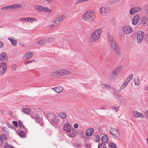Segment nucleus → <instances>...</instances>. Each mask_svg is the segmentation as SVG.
I'll use <instances>...</instances> for the list:
<instances>
[{"label": "nucleus", "instance_id": "1", "mask_svg": "<svg viewBox=\"0 0 148 148\" xmlns=\"http://www.w3.org/2000/svg\"><path fill=\"white\" fill-rule=\"evenodd\" d=\"M95 17L96 14L94 11L92 10H88L82 16V18L85 21L91 22L95 19Z\"/></svg>", "mask_w": 148, "mask_h": 148}, {"label": "nucleus", "instance_id": "2", "mask_svg": "<svg viewBox=\"0 0 148 148\" xmlns=\"http://www.w3.org/2000/svg\"><path fill=\"white\" fill-rule=\"evenodd\" d=\"M102 31L101 29H96L92 34L90 38L91 42H94L100 38Z\"/></svg>", "mask_w": 148, "mask_h": 148}, {"label": "nucleus", "instance_id": "3", "mask_svg": "<svg viewBox=\"0 0 148 148\" xmlns=\"http://www.w3.org/2000/svg\"><path fill=\"white\" fill-rule=\"evenodd\" d=\"M23 7V5L21 4H15L12 5H8L5 7H3L1 8V10H14L16 9H19Z\"/></svg>", "mask_w": 148, "mask_h": 148}, {"label": "nucleus", "instance_id": "4", "mask_svg": "<svg viewBox=\"0 0 148 148\" xmlns=\"http://www.w3.org/2000/svg\"><path fill=\"white\" fill-rule=\"evenodd\" d=\"M110 11V8L108 7H102L99 10V14L103 16H106L109 13Z\"/></svg>", "mask_w": 148, "mask_h": 148}, {"label": "nucleus", "instance_id": "5", "mask_svg": "<svg viewBox=\"0 0 148 148\" xmlns=\"http://www.w3.org/2000/svg\"><path fill=\"white\" fill-rule=\"evenodd\" d=\"M122 68V66L121 65L118 66L109 75V77L110 79L114 78L119 73Z\"/></svg>", "mask_w": 148, "mask_h": 148}, {"label": "nucleus", "instance_id": "6", "mask_svg": "<svg viewBox=\"0 0 148 148\" xmlns=\"http://www.w3.org/2000/svg\"><path fill=\"white\" fill-rule=\"evenodd\" d=\"M111 46L112 49L116 55L119 56L121 54V50L117 43Z\"/></svg>", "mask_w": 148, "mask_h": 148}, {"label": "nucleus", "instance_id": "7", "mask_svg": "<svg viewBox=\"0 0 148 148\" xmlns=\"http://www.w3.org/2000/svg\"><path fill=\"white\" fill-rule=\"evenodd\" d=\"M65 18V16L64 15L62 16L57 18L53 23V24L51 25V27L53 28V27H56L59 25L60 23Z\"/></svg>", "mask_w": 148, "mask_h": 148}, {"label": "nucleus", "instance_id": "8", "mask_svg": "<svg viewBox=\"0 0 148 148\" xmlns=\"http://www.w3.org/2000/svg\"><path fill=\"white\" fill-rule=\"evenodd\" d=\"M144 36V33L141 31L137 32V40L138 43H141Z\"/></svg>", "mask_w": 148, "mask_h": 148}, {"label": "nucleus", "instance_id": "9", "mask_svg": "<svg viewBox=\"0 0 148 148\" xmlns=\"http://www.w3.org/2000/svg\"><path fill=\"white\" fill-rule=\"evenodd\" d=\"M110 133L115 137H118L119 136V133L117 130L114 128H110Z\"/></svg>", "mask_w": 148, "mask_h": 148}, {"label": "nucleus", "instance_id": "10", "mask_svg": "<svg viewBox=\"0 0 148 148\" xmlns=\"http://www.w3.org/2000/svg\"><path fill=\"white\" fill-rule=\"evenodd\" d=\"M142 10L141 7L139 6H137L131 8L130 11V14L133 15L137 12L141 11Z\"/></svg>", "mask_w": 148, "mask_h": 148}, {"label": "nucleus", "instance_id": "11", "mask_svg": "<svg viewBox=\"0 0 148 148\" xmlns=\"http://www.w3.org/2000/svg\"><path fill=\"white\" fill-rule=\"evenodd\" d=\"M7 69V64L5 63H1L0 64V74L2 75L4 73Z\"/></svg>", "mask_w": 148, "mask_h": 148}, {"label": "nucleus", "instance_id": "12", "mask_svg": "<svg viewBox=\"0 0 148 148\" xmlns=\"http://www.w3.org/2000/svg\"><path fill=\"white\" fill-rule=\"evenodd\" d=\"M123 31L126 34H130L133 31L132 28L128 26H124L123 28Z\"/></svg>", "mask_w": 148, "mask_h": 148}, {"label": "nucleus", "instance_id": "13", "mask_svg": "<svg viewBox=\"0 0 148 148\" xmlns=\"http://www.w3.org/2000/svg\"><path fill=\"white\" fill-rule=\"evenodd\" d=\"M140 19V16L139 14H136L132 18V23L134 25H136L138 23Z\"/></svg>", "mask_w": 148, "mask_h": 148}, {"label": "nucleus", "instance_id": "14", "mask_svg": "<svg viewBox=\"0 0 148 148\" xmlns=\"http://www.w3.org/2000/svg\"><path fill=\"white\" fill-rule=\"evenodd\" d=\"M108 35L109 41L111 45H113L114 43H117L114 38L112 35L110 33L108 34Z\"/></svg>", "mask_w": 148, "mask_h": 148}, {"label": "nucleus", "instance_id": "15", "mask_svg": "<svg viewBox=\"0 0 148 148\" xmlns=\"http://www.w3.org/2000/svg\"><path fill=\"white\" fill-rule=\"evenodd\" d=\"M77 133V132L73 128L69 132H66V134L69 137L72 138L75 136Z\"/></svg>", "mask_w": 148, "mask_h": 148}, {"label": "nucleus", "instance_id": "16", "mask_svg": "<svg viewBox=\"0 0 148 148\" xmlns=\"http://www.w3.org/2000/svg\"><path fill=\"white\" fill-rule=\"evenodd\" d=\"M50 41V38H44L38 43V44L39 45H44L48 42Z\"/></svg>", "mask_w": 148, "mask_h": 148}, {"label": "nucleus", "instance_id": "17", "mask_svg": "<svg viewBox=\"0 0 148 148\" xmlns=\"http://www.w3.org/2000/svg\"><path fill=\"white\" fill-rule=\"evenodd\" d=\"M6 53L5 52H2L0 55V59L3 62H6L8 60Z\"/></svg>", "mask_w": 148, "mask_h": 148}, {"label": "nucleus", "instance_id": "18", "mask_svg": "<svg viewBox=\"0 0 148 148\" xmlns=\"http://www.w3.org/2000/svg\"><path fill=\"white\" fill-rule=\"evenodd\" d=\"M32 118H34V119L41 126H42L43 125V122L42 120L40 119L38 116V115H35L34 116H32Z\"/></svg>", "mask_w": 148, "mask_h": 148}, {"label": "nucleus", "instance_id": "19", "mask_svg": "<svg viewBox=\"0 0 148 148\" xmlns=\"http://www.w3.org/2000/svg\"><path fill=\"white\" fill-rule=\"evenodd\" d=\"M34 56V53L32 52H28L24 55L23 57L25 60L30 58Z\"/></svg>", "mask_w": 148, "mask_h": 148}, {"label": "nucleus", "instance_id": "20", "mask_svg": "<svg viewBox=\"0 0 148 148\" xmlns=\"http://www.w3.org/2000/svg\"><path fill=\"white\" fill-rule=\"evenodd\" d=\"M100 86L101 89L104 90H107L111 88V86L108 84H102Z\"/></svg>", "mask_w": 148, "mask_h": 148}, {"label": "nucleus", "instance_id": "21", "mask_svg": "<svg viewBox=\"0 0 148 148\" xmlns=\"http://www.w3.org/2000/svg\"><path fill=\"white\" fill-rule=\"evenodd\" d=\"M94 133L93 129L90 128L86 130V135L88 136H90L92 135Z\"/></svg>", "mask_w": 148, "mask_h": 148}, {"label": "nucleus", "instance_id": "22", "mask_svg": "<svg viewBox=\"0 0 148 148\" xmlns=\"http://www.w3.org/2000/svg\"><path fill=\"white\" fill-rule=\"evenodd\" d=\"M133 115L136 117L143 118L144 117V115L141 113L137 111H135L133 113Z\"/></svg>", "mask_w": 148, "mask_h": 148}, {"label": "nucleus", "instance_id": "23", "mask_svg": "<svg viewBox=\"0 0 148 148\" xmlns=\"http://www.w3.org/2000/svg\"><path fill=\"white\" fill-rule=\"evenodd\" d=\"M17 132L18 134L21 137L23 138H25L26 137V133H27L26 132H24V131L22 130H18Z\"/></svg>", "mask_w": 148, "mask_h": 148}, {"label": "nucleus", "instance_id": "24", "mask_svg": "<svg viewBox=\"0 0 148 148\" xmlns=\"http://www.w3.org/2000/svg\"><path fill=\"white\" fill-rule=\"evenodd\" d=\"M41 12H47L48 13H51L52 12V11L46 6H42Z\"/></svg>", "mask_w": 148, "mask_h": 148}, {"label": "nucleus", "instance_id": "25", "mask_svg": "<svg viewBox=\"0 0 148 148\" xmlns=\"http://www.w3.org/2000/svg\"><path fill=\"white\" fill-rule=\"evenodd\" d=\"M8 39L11 42L12 45L14 46H15L16 45L17 41L15 39H14V38L9 37Z\"/></svg>", "mask_w": 148, "mask_h": 148}, {"label": "nucleus", "instance_id": "26", "mask_svg": "<svg viewBox=\"0 0 148 148\" xmlns=\"http://www.w3.org/2000/svg\"><path fill=\"white\" fill-rule=\"evenodd\" d=\"M92 138L96 142H99L100 140V138L99 135L95 134L92 136Z\"/></svg>", "mask_w": 148, "mask_h": 148}, {"label": "nucleus", "instance_id": "27", "mask_svg": "<svg viewBox=\"0 0 148 148\" xmlns=\"http://www.w3.org/2000/svg\"><path fill=\"white\" fill-rule=\"evenodd\" d=\"M134 84L136 86H138L140 84V81L138 76L135 77L134 79Z\"/></svg>", "mask_w": 148, "mask_h": 148}, {"label": "nucleus", "instance_id": "28", "mask_svg": "<svg viewBox=\"0 0 148 148\" xmlns=\"http://www.w3.org/2000/svg\"><path fill=\"white\" fill-rule=\"evenodd\" d=\"M71 128V126L69 123H65V132H69L70 130H71V129H73Z\"/></svg>", "mask_w": 148, "mask_h": 148}, {"label": "nucleus", "instance_id": "29", "mask_svg": "<svg viewBox=\"0 0 148 148\" xmlns=\"http://www.w3.org/2000/svg\"><path fill=\"white\" fill-rule=\"evenodd\" d=\"M53 90L57 93L60 92L62 91L63 90V87L61 86H58L56 88H53Z\"/></svg>", "mask_w": 148, "mask_h": 148}, {"label": "nucleus", "instance_id": "30", "mask_svg": "<svg viewBox=\"0 0 148 148\" xmlns=\"http://www.w3.org/2000/svg\"><path fill=\"white\" fill-rule=\"evenodd\" d=\"M59 77L62 76L65 73L64 70H60L57 71Z\"/></svg>", "mask_w": 148, "mask_h": 148}, {"label": "nucleus", "instance_id": "31", "mask_svg": "<svg viewBox=\"0 0 148 148\" xmlns=\"http://www.w3.org/2000/svg\"><path fill=\"white\" fill-rule=\"evenodd\" d=\"M47 116L48 117V119L51 120V119H53L54 118L55 116V115L54 113H48L47 114Z\"/></svg>", "mask_w": 148, "mask_h": 148}, {"label": "nucleus", "instance_id": "32", "mask_svg": "<svg viewBox=\"0 0 148 148\" xmlns=\"http://www.w3.org/2000/svg\"><path fill=\"white\" fill-rule=\"evenodd\" d=\"M18 125L19 127L21 128L24 129V131H25V132H26L27 133V128H25V127L23 125V124L22 122L20 121H19L18 123Z\"/></svg>", "mask_w": 148, "mask_h": 148}, {"label": "nucleus", "instance_id": "33", "mask_svg": "<svg viewBox=\"0 0 148 148\" xmlns=\"http://www.w3.org/2000/svg\"><path fill=\"white\" fill-rule=\"evenodd\" d=\"M50 76L53 78H58L59 77L57 71L52 73L50 74Z\"/></svg>", "mask_w": 148, "mask_h": 148}, {"label": "nucleus", "instance_id": "34", "mask_svg": "<svg viewBox=\"0 0 148 148\" xmlns=\"http://www.w3.org/2000/svg\"><path fill=\"white\" fill-rule=\"evenodd\" d=\"M23 112L26 114H29L30 113V111L28 108H23Z\"/></svg>", "mask_w": 148, "mask_h": 148}, {"label": "nucleus", "instance_id": "35", "mask_svg": "<svg viewBox=\"0 0 148 148\" xmlns=\"http://www.w3.org/2000/svg\"><path fill=\"white\" fill-rule=\"evenodd\" d=\"M51 121L53 123L55 124H57L58 122V119L56 116L53 119H51Z\"/></svg>", "mask_w": 148, "mask_h": 148}, {"label": "nucleus", "instance_id": "36", "mask_svg": "<svg viewBox=\"0 0 148 148\" xmlns=\"http://www.w3.org/2000/svg\"><path fill=\"white\" fill-rule=\"evenodd\" d=\"M128 83L126 81H125L123 84L120 88V89L121 90H123L125 87L127 85Z\"/></svg>", "mask_w": 148, "mask_h": 148}, {"label": "nucleus", "instance_id": "37", "mask_svg": "<svg viewBox=\"0 0 148 148\" xmlns=\"http://www.w3.org/2000/svg\"><path fill=\"white\" fill-rule=\"evenodd\" d=\"M42 6L41 5H38L34 7V9L38 12H41Z\"/></svg>", "mask_w": 148, "mask_h": 148}, {"label": "nucleus", "instance_id": "38", "mask_svg": "<svg viewBox=\"0 0 148 148\" xmlns=\"http://www.w3.org/2000/svg\"><path fill=\"white\" fill-rule=\"evenodd\" d=\"M133 77V75L132 74L130 75L125 81L128 83L132 79Z\"/></svg>", "mask_w": 148, "mask_h": 148}, {"label": "nucleus", "instance_id": "39", "mask_svg": "<svg viewBox=\"0 0 148 148\" xmlns=\"http://www.w3.org/2000/svg\"><path fill=\"white\" fill-rule=\"evenodd\" d=\"M143 22L144 24H148V17H144L143 20Z\"/></svg>", "mask_w": 148, "mask_h": 148}, {"label": "nucleus", "instance_id": "40", "mask_svg": "<svg viewBox=\"0 0 148 148\" xmlns=\"http://www.w3.org/2000/svg\"><path fill=\"white\" fill-rule=\"evenodd\" d=\"M101 140H103V142H106L108 140V136L106 135L103 136L101 138Z\"/></svg>", "mask_w": 148, "mask_h": 148}, {"label": "nucleus", "instance_id": "41", "mask_svg": "<svg viewBox=\"0 0 148 148\" xmlns=\"http://www.w3.org/2000/svg\"><path fill=\"white\" fill-rule=\"evenodd\" d=\"M106 146L104 143H100L98 146V148H106Z\"/></svg>", "mask_w": 148, "mask_h": 148}, {"label": "nucleus", "instance_id": "42", "mask_svg": "<svg viewBox=\"0 0 148 148\" xmlns=\"http://www.w3.org/2000/svg\"><path fill=\"white\" fill-rule=\"evenodd\" d=\"M109 146L111 148H116V145L112 143H109Z\"/></svg>", "mask_w": 148, "mask_h": 148}, {"label": "nucleus", "instance_id": "43", "mask_svg": "<svg viewBox=\"0 0 148 148\" xmlns=\"http://www.w3.org/2000/svg\"><path fill=\"white\" fill-rule=\"evenodd\" d=\"M60 116L61 118L64 119H65V113L64 112H61L59 113Z\"/></svg>", "mask_w": 148, "mask_h": 148}, {"label": "nucleus", "instance_id": "44", "mask_svg": "<svg viewBox=\"0 0 148 148\" xmlns=\"http://www.w3.org/2000/svg\"><path fill=\"white\" fill-rule=\"evenodd\" d=\"M20 20L23 21H29V18H20Z\"/></svg>", "mask_w": 148, "mask_h": 148}, {"label": "nucleus", "instance_id": "45", "mask_svg": "<svg viewBox=\"0 0 148 148\" xmlns=\"http://www.w3.org/2000/svg\"><path fill=\"white\" fill-rule=\"evenodd\" d=\"M29 18V22H32V21H37V20L35 18L32 17V18Z\"/></svg>", "mask_w": 148, "mask_h": 148}, {"label": "nucleus", "instance_id": "46", "mask_svg": "<svg viewBox=\"0 0 148 148\" xmlns=\"http://www.w3.org/2000/svg\"><path fill=\"white\" fill-rule=\"evenodd\" d=\"M1 136L0 135V146H2L3 145V140L1 138Z\"/></svg>", "mask_w": 148, "mask_h": 148}, {"label": "nucleus", "instance_id": "47", "mask_svg": "<svg viewBox=\"0 0 148 148\" xmlns=\"http://www.w3.org/2000/svg\"><path fill=\"white\" fill-rule=\"evenodd\" d=\"M16 68V66L15 64L13 65L11 67V69L12 70H15Z\"/></svg>", "mask_w": 148, "mask_h": 148}, {"label": "nucleus", "instance_id": "48", "mask_svg": "<svg viewBox=\"0 0 148 148\" xmlns=\"http://www.w3.org/2000/svg\"><path fill=\"white\" fill-rule=\"evenodd\" d=\"M112 109L114 110L116 112H117L119 110V108L117 107L113 106L112 107Z\"/></svg>", "mask_w": 148, "mask_h": 148}, {"label": "nucleus", "instance_id": "49", "mask_svg": "<svg viewBox=\"0 0 148 148\" xmlns=\"http://www.w3.org/2000/svg\"><path fill=\"white\" fill-rule=\"evenodd\" d=\"M33 61L36 62V61L34 60H33L31 61H26L25 62V64H28L29 63H32Z\"/></svg>", "mask_w": 148, "mask_h": 148}, {"label": "nucleus", "instance_id": "50", "mask_svg": "<svg viewBox=\"0 0 148 148\" xmlns=\"http://www.w3.org/2000/svg\"><path fill=\"white\" fill-rule=\"evenodd\" d=\"M116 98L118 100H119L120 98V95L118 93H117L116 94L115 96Z\"/></svg>", "mask_w": 148, "mask_h": 148}, {"label": "nucleus", "instance_id": "51", "mask_svg": "<svg viewBox=\"0 0 148 148\" xmlns=\"http://www.w3.org/2000/svg\"><path fill=\"white\" fill-rule=\"evenodd\" d=\"M5 148H14V147H12L10 145H8L7 144L6 145L5 144Z\"/></svg>", "mask_w": 148, "mask_h": 148}, {"label": "nucleus", "instance_id": "52", "mask_svg": "<svg viewBox=\"0 0 148 148\" xmlns=\"http://www.w3.org/2000/svg\"><path fill=\"white\" fill-rule=\"evenodd\" d=\"M83 2H84L83 0H79L76 2V4H77L79 3H82Z\"/></svg>", "mask_w": 148, "mask_h": 148}, {"label": "nucleus", "instance_id": "53", "mask_svg": "<svg viewBox=\"0 0 148 148\" xmlns=\"http://www.w3.org/2000/svg\"><path fill=\"white\" fill-rule=\"evenodd\" d=\"M1 138L2 139V140H6V137L5 136V135L4 134H2V136H1Z\"/></svg>", "mask_w": 148, "mask_h": 148}, {"label": "nucleus", "instance_id": "54", "mask_svg": "<svg viewBox=\"0 0 148 148\" xmlns=\"http://www.w3.org/2000/svg\"><path fill=\"white\" fill-rule=\"evenodd\" d=\"M71 72L69 71L65 70V75H69L71 74Z\"/></svg>", "mask_w": 148, "mask_h": 148}, {"label": "nucleus", "instance_id": "55", "mask_svg": "<svg viewBox=\"0 0 148 148\" xmlns=\"http://www.w3.org/2000/svg\"><path fill=\"white\" fill-rule=\"evenodd\" d=\"M78 124L77 123L75 124L74 125V127L75 128H77L78 127Z\"/></svg>", "mask_w": 148, "mask_h": 148}, {"label": "nucleus", "instance_id": "56", "mask_svg": "<svg viewBox=\"0 0 148 148\" xmlns=\"http://www.w3.org/2000/svg\"><path fill=\"white\" fill-rule=\"evenodd\" d=\"M3 130L5 132H7V130L6 127H2Z\"/></svg>", "mask_w": 148, "mask_h": 148}, {"label": "nucleus", "instance_id": "57", "mask_svg": "<svg viewBox=\"0 0 148 148\" xmlns=\"http://www.w3.org/2000/svg\"><path fill=\"white\" fill-rule=\"evenodd\" d=\"M13 123L15 126H17L18 125L17 123L15 121H14L13 122Z\"/></svg>", "mask_w": 148, "mask_h": 148}, {"label": "nucleus", "instance_id": "58", "mask_svg": "<svg viewBox=\"0 0 148 148\" xmlns=\"http://www.w3.org/2000/svg\"><path fill=\"white\" fill-rule=\"evenodd\" d=\"M145 116L146 118L148 119V110L145 113Z\"/></svg>", "mask_w": 148, "mask_h": 148}, {"label": "nucleus", "instance_id": "59", "mask_svg": "<svg viewBox=\"0 0 148 148\" xmlns=\"http://www.w3.org/2000/svg\"><path fill=\"white\" fill-rule=\"evenodd\" d=\"M47 1L49 3H51L53 2V0H46L45 1V2H46Z\"/></svg>", "mask_w": 148, "mask_h": 148}, {"label": "nucleus", "instance_id": "60", "mask_svg": "<svg viewBox=\"0 0 148 148\" xmlns=\"http://www.w3.org/2000/svg\"><path fill=\"white\" fill-rule=\"evenodd\" d=\"M145 8L146 11L148 13V5L145 6Z\"/></svg>", "mask_w": 148, "mask_h": 148}, {"label": "nucleus", "instance_id": "61", "mask_svg": "<svg viewBox=\"0 0 148 148\" xmlns=\"http://www.w3.org/2000/svg\"><path fill=\"white\" fill-rule=\"evenodd\" d=\"M112 92H117V90L114 87L112 88Z\"/></svg>", "mask_w": 148, "mask_h": 148}, {"label": "nucleus", "instance_id": "62", "mask_svg": "<svg viewBox=\"0 0 148 148\" xmlns=\"http://www.w3.org/2000/svg\"><path fill=\"white\" fill-rule=\"evenodd\" d=\"M8 127L9 128H13V126L12 125H11V124H8Z\"/></svg>", "mask_w": 148, "mask_h": 148}, {"label": "nucleus", "instance_id": "63", "mask_svg": "<svg viewBox=\"0 0 148 148\" xmlns=\"http://www.w3.org/2000/svg\"><path fill=\"white\" fill-rule=\"evenodd\" d=\"M121 100L122 101H120L121 102V103L122 104H125V102H123V101H122L123 100H124V99H121Z\"/></svg>", "mask_w": 148, "mask_h": 148}, {"label": "nucleus", "instance_id": "64", "mask_svg": "<svg viewBox=\"0 0 148 148\" xmlns=\"http://www.w3.org/2000/svg\"><path fill=\"white\" fill-rule=\"evenodd\" d=\"M90 146L88 144H87L86 146V148H90Z\"/></svg>", "mask_w": 148, "mask_h": 148}]
</instances>
